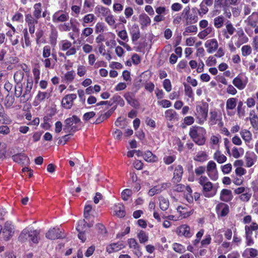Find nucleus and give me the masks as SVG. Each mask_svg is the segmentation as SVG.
Masks as SVG:
<instances>
[{
  "label": "nucleus",
  "instance_id": "32",
  "mask_svg": "<svg viewBox=\"0 0 258 258\" xmlns=\"http://www.w3.org/2000/svg\"><path fill=\"white\" fill-rule=\"evenodd\" d=\"M139 23L142 29L147 27L151 24V19L145 13L141 14L139 15Z\"/></svg>",
  "mask_w": 258,
  "mask_h": 258
},
{
  "label": "nucleus",
  "instance_id": "37",
  "mask_svg": "<svg viewBox=\"0 0 258 258\" xmlns=\"http://www.w3.org/2000/svg\"><path fill=\"white\" fill-rule=\"evenodd\" d=\"M214 29L212 26H210L208 27L205 28L203 30L200 31L198 36L201 39H204L206 37L210 34H214Z\"/></svg>",
  "mask_w": 258,
  "mask_h": 258
},
{
  "label": "nucleus",
  "instance_id": "34",
  "mask_svg": "<svg viewBox=\"0 0 258 258\" xmlns=\"http://www.w3.org/2000/svg\"><path fill=\"white\" fill-rule=\"evenodd\" d=\"M242 255L244 258H253L258 255V251L255 248H248L244 250Z\"/></svg>",
  "mask_w": 258,
  "mask_h": 258
},
{
  "label": "nucleus",
  "instance_id": "1",
  "mask_svg": "<svg viewBox=\"0 0 258 258\" xmlns=\"http://www.w3.org/2000/svg\"><path fill=\"white\" fill-rule=\"evenodd\" d=\"M206 133L204 127L195 125L190 128L189 135L196 144L202 146L205 143Z\"/></svg>",
  "mask_w": 258,
  "mask_h": 258
},
{
  "label": "nucleus",
  "instance_id": "41",
  "mask_svg": "<svg viewBox=\"0 0 258 258\" xmlns=\"http://www.w3.org/2000/svg\"><path fill=\"white\" fill-rule=\"evenodd\" d=\"M51 56L55 60H57L56 55L51 53V47L49 45H45L42 49V56L44 57H49Z\"/></svg>",
  "mask_w": 258,
  "mask_h": 258
},
{
  "label": "nucleus",
  "instance_id": "64",
  "mask_svg": "<svg viewBox=\"0 0 258 258\" xmlns=\"http://www.w3.org/2000/svg\"><path fill=\"white\" fill-rule=\"evenodd\" d=\"M106 29V26L102 22H98L95 26V32L97 34L103 32Z\"/></svg>",
  "mask_w": 258,
  "mask_h": 258
},
{
  "label": "nucleus",
  "instance_id": "22",
  "mask_svg": "<svg viewBox=\"0 0 258 258\" xmlns=\"http://www.w3.org/2000/svg\"><path fill=\"white\" fill-rule=\"evenodd\" d=\"M176 209L182 218H183L189 216L194 212L193 209L186 205L179 206L177 207Z\"/></svg>",
  "mask_w": 258,
  "mask_h": 258
},
{
  "label": "nucleus",
  "instance_id": "47",
  "mask_svg": "<svg viewBox=\"0 0 258 258\" xmlns=\"http://www.w3.org/2000/svg\"><path fill=\"white\" fill-rule=\"evenodd\" d=\"M49 97V93L47 92L39 91L35 97V101L39 103L44 100L45 98H48Z\"/></svg>",
  "mask_w": 258,
  "mask_h": 258
},
{
  "label": "nucleus",
  "instance_id": "20",
  "mask_svg": "<svg viewBox=\"0 0 258 258\" xmlns=\"http://www.w3.org/2000/svg\"><path fill=\"white\" fill-rule=\"evenodd\" d=\"M76 20L73 19H71L70 22H64L63 23L58 26V29L61 32L70 31L71 29L74 31H78L79 29L73 23Z\"/></svg>",
  "mask_w": 258,
  "mask_h": 258
},
{
  "label": "nucleus",
  "instance_id": "19",
  "mask_svg": "<svg viewBox=\"0 0 258 258\" xmlns=\"http://www.w3.org/2000/svg\"><path fill=\"white\" fill-rule=\"evenodd\" d=\"M25 21L31 34H33L35 31V24L38 23L37 19H35L32 15L28 14L25 15Z\"/></svg>",
  "mask_w": 258,
  "mask_h": 258
},
{
  "label": "nucleus",
  "instance_id": "50",
  "mask_svg": "<svg viewBox=\"0 0 258 258\" xmlns=\"http://www.w3.org/2000/svg\"><path fill=\"white\" fill-rule=\"evenodd\" d=\"M237 99L235 98H230L227 99L226 104V110H233L236 106Z\"/></svg>",
  "mask_w": 258,
  "mask_h": 258
},
{
  "label": "nucleus",
  "instance_id": "4",
  "mask_svg": "<svg viewBox=\"0 0 258 258\" xmlns=\"http://www.w3.org/2000/svg\"><path fill=\"white\" fill-rule=\"evenodd\" d=\"M199 183L203 187V192L207 198H211L216 195V191L213 188V183L206 176H201L198 179Z\"/></svg>",
  "mask_w": 258,
  "mask_h": 258
},
{
  "label": "nucleus",
  "instance_id": "28",
  "mask_svg": "<svg viewBox=\"0 0 258 258\" xmlns=\"http://www.w3.org/2000/svg\"><path fill=\"white\" fill-rule=\"evenodd\" d=\"M217 213L221 217L226 216L229 213V206L223 203H219L216 207Z\"/></svg>",
  "mask_w": 258,
  "mask_h": 258
},
{
  "label": "nucleus",
  "instance_id": "43",
  "mask_svg": "<svg viewBox=\"0 0 258 258\" xmlns=\"http://www.w3.org/2000/svg\"><path fill=\"white\" fill-rule=\"evenodd\" d=\"M208 156L204 151H200L197 153L194 157V160L196 161L204 162L208 160Z\"/></svg>",
  "mask_w": 258,
  "mask_h": 258
},
{
  "label": "nucleus",
  "instance_id": "52",
  "mask_svg": "<svg viewBox=\"0 0 258 258\" xmlns=\"http://www.w3.org/2000/svg\"><path fill=\"white\" fill-rule=\"evenodd\" d=\"M159 205L162 210L165 211L168 208L169 203L167 199L161 197L159 198Z\"/></svg>",
  "mask_w": 258,
  "mask_h": 258
},
{
  "label": "nucleus",
  "instance_id": "2",
  "mask_svg": "<svg viewBox=\"0 0 258 258\" xmlns=\"http://www.w3.org/2000/svg\"><path fill=\"white\" fill-rule=\"evenodd\" d=\"M40 233V230H35L32 227H26L21 232L19 236V240L21 242L29 241L33 243H37L39 240Z\"/></svg>",
  "mask_w": 258,
  "mask_h": 258
},
{
  "label": "nucleus",
  "instance_id": "46",
  "mask_svg": "<svg viewBox=\"0 0 258 258\" xmlns=\"http://www.w3.org/2000/svg\"><path fill=\"white\" fill-rule=\"evenodd\" d=\"M95 11L96 13L102 15L105 17L108 15H109V13H111L110 10L108 8H105L102 6H97L95 8Z\"/></svg>",
  "mask_w": 258,
  "mask_h": 258
},
{
  "label": "nucleus",
  "instance_id": "27",
  "mask_svg": "<svg viewBox=\"0 0 258 258\" xmlns=\"http://www.w3.org/2000/svg\"><path fill=\"white\" fill-rule=\"evenodd\" d=\"M210 120L212 124H218L220 126H223L222 122V118L220 115H218L217 111L215 110H212L210 112Z\"/></svg>",
  "mask_w": 258,
  "mask_h": 258
},
{
  "label": "nucleus",
  "instance_id": "21",
  "mask_svg": "<svg viewBox=\"0 0 258 258\" xmlns=\"http://www.w3.org/2000/svg\"><path fill=\"white\" fill-rule=\"evenodd\" d=\"M205 47L209 53H212L218 48V43L216 39L213 38L207 40L205 43Z\"/></svg>",
  "mask_w": 258,
  "mask_h": 258
},
{
  "label": "nucleus",
  "instance_id": "12",
  "mask_svg": "<svg viewBox=\"0 0 258 258\" xmlns=\"http://www.w3.org/2000/svg\"><path fill=\"white\" fill-rule=\"evenodd\" d=\"M69 19V14L61 10L55 12L52 16V20L54 23L67 22Z\"/></svg>",
  "mask_w": 258,
  "mask_h": 258
},
{
  "label": "nucleus",
  "instance_id": "9",
  "mask_svg": "<svg viewBox=\"0 0 258 258\" xmlns=\"http://www.w3.org/2000/svg\"><path fill=\"white\" fill-rule=\"evenodd\" d=\"M232 40H235L234 44L238 48L248 41V37L241 28L237 29L236 34L232 37Z\"/></svg>",
  "mask_w": 258,
  "mask_h": 258
},
{
  "label": "nucleus",
  "instance_id": "61",
  "mask_svg": "<svg viewBox=\"0 0 258 258\" xmlns=\"http://www.w3.org/2000/svg\"><path fill=\"white\" fill-rule=\"evenodd\" d=\"M117 36L120 38L121 41L127 42L128 37L126 31L124 29L121 31H116Z\"/></svg>",
  "mask_w": 258,
  "mask_h": 258
},
{
  "label": "nucleus",
  "instance_id": "53",
  "mask_svg": "<svg viewBox=\"0 0 258 258\" xmlns=\"http://www.w3.org/2000/svg\"><path fill=\"white\" fill-rule=\"evenodd\" d=\"M221 136L219 135H212L210 139V143L214 148L215 146H218L220 143Z\"/></svg>",
  "mask_w": 258,
  "mask_h": 258
},
{
  "label": "nucleus",
  "instance_id": "36",
  "mask_svg": "<svg viewBox=\"0 0 258 258\" xmlns=\"http://www.w3.org/2000/svg\"><path fill=\"white\" fill-rule=\"evenodd\" d=\"M42 12V4L40 3H38L34 4L33 6V17L38 20L41 17Z\"/></svg>",
  "mask_w": 258,
  "mask_h": 258
},
{
  "label": "nucleus",
  "instance_id": "54",
  "mask_svg": "<svg viewBox=\"0 0 258 258\" xmlns=\"http://www.w3.org/2000/svg\"><path fill=\"white\" fill-rule=\"evenodd\" d=\"M20 42L22 48H29L31 47V41L30 37H22Z\"/></svg>",
  "mask_w": 258,
  "mask_h": 258
},
{
  "label": "nucleus",
  "instance_id": "45",
  "mask_svg": "<svg viewBox=\"0 0 258 258\" xmlns=\"http://www.w3.org/2000/svg\"><path fill=\"white\" fill-rule=\"evenodd\" d=\"M240 135L245 143H249L252 139L251 133L248 130H241L240 132Z\"/></svg>",
  "mask_w": 258,
  "mask_h": 258
},
{
  "label": "nucleus",
  "instance_id": "24",
  "mask_svg": "<svg viewBox=\"0 0 258 258\" xmlns=\"http://www.w3.org/2000/svg\"><path fill=\"white\" fill-rule=\"evenodd\" d=\"M177 233L179 236H184L189 238L192 236L193 233L190 231V227L187 225H182L177 229Z\"/></svg>",
  "mask_w": 258,
  "mask_h": 258
},
{
  "label": "nucleus",
  "instance_id": "58",
  "mask_svg": "<svg viewBox=\"0 0 258 258\" xmlns=\"http://www.w3.org/2000/svg\"><path fill=\"white\" fill-rule=\"evenodd\" d=\"M138 238L141 243H144L149 239L148 235L144 231H140L138 234Z\"/></svg>",
  "mask_w": 258,
  "mask_h": 258
},
{
  "label": "nucleus",
  "instance_id": "13",
  "mask_svg": "<svg viewBox=\"0 0 258 258\" xmlns=\"http://www.w3.org/2000/svg\"><path fill=\"white\" fill-rule=\"evenodd\" d=\"M174 167L173 177L172 180L173 182L177 183L179 182L183 174V169L180 165H174L168 167V169H173Z\"/></svg>",
  "mask_w": 258,
  "mask_h": 258
},
{
  "label": "nucleus",
  "instance_id": "40",
  "mask_svg": "<svg viewBox=\"0 0 258 258\" xmlns=\"http://www.w3.org/2000/svg\"><path fill=\"white\" fill-rule=\"evenodd\" d=\"M213 158L219 164L223 163L227 160L226 156L219 150L216 151L214 154Z\"/></svg>",
  "mask_w": 258,
  "mask_h": 258
},
{
  "label": "nucleus",
  "instance_id": "63",
  "mask_svg": "<svg viewBox=\"0 0 258 258\" xmlns=\"http://www.w3.org/2000/svg\"><path fill=\"white\" fill-rule=\"evenodd\" d=\"M176 159L174 155H165L163 159L164 163L166 165H169L172 163Z\"/></svg>",
  "mask_w": 258,
  "mask_h": 258
},
{
  "label": "nucleus",
  "instance_id": "35",
  "mask_svg": "<svg viewBox=\"0 0 258 258\" xmlns=\"http://www.w3.org/2000/svg\"><path fill=\"white\" fill-rule=\"evenodd\" d=\"M233 198L232 192L230 190L227 189H223L220 193V199L224 202H229L232 200Z\"/></svg>",
  "mask_w": 258,
  "mask_h": 258
},
{
  "label": "nucleus",
  "instance_id": "11",
  "mask_svg": "<svg viewBox=\"0 0 258 258\" xmlns=\"http://www.w3.org/2000/svg\"><path fill=\"white\" fill-rule=\"evenodd\" d=\"M206 171L207 175L213 181H216L218 179V172L216 163L211 160L207 165Z\"/></svg>",
  "mask_w": 258,
  "mask_h": 258
},
{
  "label": "nucleus",
  "instance_id": "48",
  "mask_svg": "<svg viewBox=\"0 0 258 258\" xmlns=\"http://www.w3.org/2000/svg\"><path fill=\"white\" fill-rule=\"evenodd\" d=\"M13 160L18 163H24L27 160V157L24 154H16L12 157Z\"/></svg>",
  "mask_w": 258,
  "mask_h": 258
},
{
  "label": "nucleus",
  "instance_id": "62",
  "mask_svg": "<svg viewBox=\"0 0 258 258\" xmlns=\"http://www.w3.org/2000/svg\"><path fill=\"white\" fill-rule=\"evenodd\" d=\"M172 248L175 252L179 253H183L185 251V247L178 243H174L172 244Z\"/></svg>",
  "mask_w": 258,
  "mask_h": 258
},
{
  "label": "nucleus",
  "instance_id": "42",
  "mask_svg": "<svg viewBox=\"0 0 258 258\" xmlns=\"http://www.w3.org/2000/svg\"><path fill=\"white\" fill-rule=\"evenodd\" d=\"M58 37V32L56 29L53 27L51 30V32L49 36L50 43L52 46H55L56 44L57 38Z\"/></svg>",
  "mask_w": 258,
  "mask_h": 258
},
{
  "label": "nucleus",
  "instance_id": "51",
  "mask_svg": "<svg viewBox=\"0 0 258 258\" xmlns=\"http://www.w3.org/2000/svg\"><path fill=\"white\" fill-rule=\"evenodd\" d=\"M198 32V27L196 25H192L191 24L186 27L183 32V36H187L189 33L196 34Z\"/></svg>",
  "mask_w": 258,
  "mask_h": 258
},
{
  "label": "nucleus",
  "instance_id": "25",
  "mask_svg": "<svg viewBox=\"0 0 258 258\" xmlns=\"http://www.w3.org/2000/svg\"><path fill=\"white\" fill-rule=\"evenodd\" d=\"M236 29L231 22L228 21L225 25V28L222 31L223 35L226 39H229L230 36L232 35Z\"/></svg>",
  "mask_w": 258,
  "mask_h": 258
},
{
  "label": "nucleus",
  "instance_id": "60",
  "mask_svg": "<svg viewBox=\"0 0 258 258\" xmlns=\"http://www.w3.org/2000/svg\"><path fill=\"white\" fill-rule=\"evenodd\" d=\"M0 123L4 124H10L12 120L9 117V116L5 113V112H0Z\"/></svg>",
  "mask_w": 258,
  "mask_h": 258
},
{
  "label": "nucleus",
  "instance_id": "26",
  "mask_svg": "<svg viewBox=\"0 0 258 258\" xmlns=\"http://www.w3.org/2000/svg\"><path fill=\"white\" fill-rule=\"evenodd\" d=\"M125 247L122 242L119 241L116 243H111L106 246V251L109 253L117 252Z\"/></svg>",
  "mask_w": 258,
  "mask_h": 258
},
{
  "label": "nucleus",
  "instance_id": "30",
  "mask_svg": "<svg viewBox=\"0 0 258 258\" xmlns=\"http://www.w3.org/2000/svg\"><path fill=\"white\" fill-rule=\"evenodd\" d=\"M80 121V119L76 115H73L72 117L67 118L65 121V126L63 128L65 130H69L70 128L72 130H73V125L77 124Z\"/></svg>",
  "mask_w": 258,
  "mask_h": 258
},
{
  "label": "nucleus",
  "instance_id": "3",
  "mask_svg": "<svg viewBox=\"0 0 258 258\" xmlns=\"http://www.w3.org/2000/svg\"><path fill=\"white\" fill-rule=\"evenodd\" d=\"M208 110L209 106L206 102H201L196 105L195 116L199 124H203L207 120Z\"/></svg>",
  "mask_w": 258,
  "mask_h": 258
},
{
  "label": "nucleus",
  "instance_id": "10",
  "mask_svg": "<svg viewBox=\"0 0 258 258\" xmlns=\"http://www.w3.org/2000/svg\"><path fill=\"white\" fill-rule=\"evenodd\" d=\"M59 49L63 51H66V55L70 56L75 55L77 52V49L72 46V43L68 40H61L59 43Z\"/></svg>",
  "mask_w": 258,
  "mask_h": 258
},
{
  "label": "nucleus",
  "instance_id": "31",
  "mask_svg": "<svg viewBox=\"0 0 258 258\" xmlns=\"http://www.w3.org/2000/svg\"><path fill=\"white\" fill-rule=\"evenodd\" d=\"M16 32V30H8L7 31L6 35L8 37L11 44L13 46L17 45L19 42V36L17 35L15 37L14 35Z\"/></svg>",
  "mask_w": 258,
  "mask_h": 258
},
{
  "label": "nucleus",
  "instance_id": "7",
  "mask_svg": "<svg viewBox=\"0 0 258 258\" xmlns=\"http://www.w3.org/2000/svg\"><path fill=\"white\" fill-rule=\"evenodd\" d=\"M14 233V226L11 222H7L3 227L0 225V235L2 234L3 238L6 241L11 238Z\"/></svg>",
  "mask_w": 258,
  "mask_h": 258
},
{
  "label": "nucleus",
  "instance_id": "44",
  "mask_svg": "<svg viewBox=\"0 0 258 258\" xmlns=\"http://www.w3.org/2000/svg\"><path fill=\"white\" fill-rule=\"evenodd\" d=\"M95 20V16L93 14H88L84 16L82 19V25L84 27L86 26V24L93 22Z\"/></svg>",
  "mask_w": 258,
  "mask_h": 258
},
{
  "label": "nucleus",
  "instance_id": "16",
  "mask_svg": "<svg viewBox=\"0 0 258 258\" xmlns=\"http://www.w3.org/2000/svg\"><path fill=\"white\" fill-rule=\"evenodd\" d=\"M47 238L51 240L62 238L64 236L62 234V231L58 227L50 228L46 233Z\"/></svg>",
  "mask_w": 258,
  "mask_h": 258
},
{
  "label": "nucleus",
  "instance_id": "5",
  "mask_svg": "<svg viewBox=\"0 0 258 258\" xmlns=\"http://www.w3.org/2000/svg\"><path fill=\"white\" fill-rule=\"evenodd\" d=\"M182 17L185 20L186 25H191L197 23L198 21V17L195 9L190 10L189 7H186L182 11Z\"/></svg>",
  "mask_w": 258,
  "mask_h": 258
},
{
  "label": "nucleus",
  "instance_id": "33",
  "mask_svg": "<svg viewBox=\"0 0 258 258\" xmlns=\"http://www.w3.org/2000/svg\"><path fill=\"white\" fill-rule=\"evenodd\" d=\"M124 97L127 103L132 106L138 107L139 106V102L135 99L134 96L131 93L128 92L124 94Z\"/></svg>",
  "mask_w": 258,
  "mask_h": 258
},
{
  "label": "nucleus",
  "instance_id": "38",
  "mask_svg": "<svg viewBox=\"0 0 258 258\" xmlns=\"http://www.w3.org/2000/svg\"><path fill=\"white\" fill-rule=\"evenodd\" d=\"M165 117L169 121H175L178 120V114L173 109H168L165 112Z\"/></svg>",
  "mask_w": 258,
  "mask_h": 258
},
{
  "label": "nucleus",
  "instance_id": "6",
  "mask_svg": "<svg viewBox=\"0 0 258 258\" xmlns=\"http://www.w3.org/2000/svg\"><path fill=\"white\" fill-rule=\"evenodd\" d=\"M244 229L246 245L251 246L254 243L252 232L258 230V224L256 222H252L249 225H246Z\"/></svg>",
  "mask_w": 258,
  "mask_h": 258
},
{
  "label": "nucleus",
  "instance_id": "55",
  "mask_svg": "<svg viewBox=\"0 0 258 258\" xmlns=\"http://www.w3.org/2000/svg\"><path fill=\"white\" fill-rule=\"evenodd\" d=\"M224 18L222 16H219L214 18V25L216 28H221L224 24Z\"/></svg>",
  "mask_w": 258,
  "mask_h": 258
},
{
  "label": "nucleus",
  "instance_id": "17",
  "mask_svg": "<svg viewBox=\"0 0 258 258\" xmlns=\"http://www.w3.org/2000/svg\"><path fill=\"white\" fill-rule=\"evenodd\" d=\"M244 159L245 162V166L249 168L255 164L257 159V156L254 152L247 151L245 153Z\"/></svg>",
  "mask_w": 258,
  "mask_h": 258
},
{
  "label": "nucleus",
  "instance_id": "23",
  "mask_svg": "<svg viewBox=\"0 0 258 258\" xmlns=\"http://www.w3.org/2000/svg\"><path fill=\"white\" fill-rule=\"evenodd\" d=\"M86 224L87 222L85 220H80L76 227V229L79 232L78 237L82 242H84L86 240L84 232L85 231Z\"/></svg>",
  "mask_w": 258,
  "mask_h": 258
},
{
  "label": "nucleus",
  "instance_id": "59",
  "mask_svg": "<svg viewBox=\"0 0 258 258\" xmlns=\"http://www.w3.org/2000/svg\"><path fill=\"white\" fill-rule=\"evenodd\" d=\"M249 120L251 125L253 127H256L258 126V117L255 114L254 112H250L249 114Z\"/></svg>",
  "mask_w": 258,
  "mask_h": 258
},
{
  "label": "nucleus",
  "instance_id": "57",
  "mask_svg": "<svg viewBox=\"0 0 258 258\" xmlns=\"http://www.w3.org/2000/svg\"><path fill=\"white\" fill-rule=\"evenodd\" d=\"M76 76V73L74 71L67 72L64 76L66 81L68 83H71L73 81Z\"/></svg>",
  "mask_w": 258,
  "mask_h": 258
},
{
  "label": "nucleus",
  "instance_id": "29",
  "mask_svg": "<svg viewBox=\"0 0 258 258\" xmlns=\"http://www.w3.org/2000/svg\"><path fill=\"white\" fill-rule=\"evenodd\" d=\"M113 214L118 217H123L125 215L124 205L121 203L114 204L112 208Z\"/></svg>",
  "mask_w": 258,
  "mask_h": 258
},
{
  "label": "nucleus",
  "instance_id": "39",
  "mask_svg": "<svg viewBox=\"0 0 258 258\" xmlns=\"http://www.w3.org/2000/svg\"><path fill=\"white\" fill-rule=\"evenodd\" d=\"M143 157L144 160L148 162H156L158 160V157L150 151L145 152Z\"/></svg>",
  "mask_w": 258,
  "mask_h": 258
},
{
  "label": "nucleus",
  "instance_id": "15",
  "mask_svg": "<svg viewBox=\"0 0 258 258\" xmlns=\"http://www.w3.org/2000/svg\"><path fill=\"white\" fill-rule=\"evenodd\" d=\"M33 85V80L31 79H28L26 86L25 87V91L22 96L21 101L24 102L28 101L31 97V91Z\"/></svg>",
  "mask_w": 258,
  "mask_h": 258
},
{
  "label": "nucleus",
  "instance_id": "49",
  "mask_svg": "<svg viewBox=\"0 0 258 258\" xmlns=\"http://www.w3.org/2000/svg\"><path fill=\"white\" fill-rule=\"evenodd\" d=\"M231 152L233 157L237 159L243 155L244 150L242 148H237L236 147H233Z\"/></svg>",
  "mask_w": 258,
  "mask_h": 258
},
{
  "label": "nucleus",
  "instance_id": "56",
  "mask_svg": "<svg viewBox=\"0 0 258 258\" xmlns=\"http://www.w3.org/2000/svg\"><path fill=\"white\" fill-rule=\"evenodd\" d=\"M184 93L185 95L191 99V101L194 100V94L191 87L188 85L184 84Z\"/></svg>",
  "mask_w": 258,
  "mask_h": 258
},
{
  "label": "nucleus",
  "instance_id": "8",
  "mask_svg": "<svg viewBox=\"0 0 258 258\" xmlns=\"http://www.w3.org/2000/svg\"><path fill=\"white\" fill-rule=\"evenodd\" d=\"M248 79L244 73L239 74L232 80L233 85L239 90H242L246 87Z\"/></svg>",
  "mask_w": 258,
  "mask_h": 258
},
{
  "label": "nucleus",
  "instance_id": "18",
  "mask_svg": "<svg viewBox=\"0 0 258 258\" xmlns=\"http://www.w3.org/2000/svg\"><path fill=\"white\" fill-rule=\"evenodd\" d=\"M76 99V94H68L62 99L61 105L66 109H70L73 105L74 101Z\"/></svg>",
  "mask_w": 258,
  "mask_h": 258
},
{
  "label": "nucleus",
  "instance_id": "14",
  "mask_svg": "<svg viewBox=\"0 0 258 258\" xmlns=\"http://www.w3.org/2000/svg\"><path fill=\"white\" fill-rule=\"evenodd\" d=\"M129 33L132 37V41H137L141 37L140 28L138 24L128 25Z\"/></svg>",
  "mask_w": 258,
  "mask_h": 258
}]
</instances>
